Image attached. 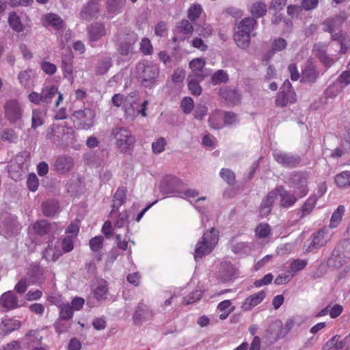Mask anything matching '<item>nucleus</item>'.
<instances>
[{
	"mask_svg": "<svg viewBox=\"0 0 350 350\" xmlns=\"http://www.w3.org/2000/svg\"><path fill=\"white\" fill-rule=\"evenodd\" d=\"M218 240V233L213 228L204 232L196 245L193 253L195 260L198 261L209 254L215 247Z\"/></svg>",
	"mask_w": 350,
	"mask_h": 350,
	"instance_id": "f257e3e1",
	"label": "nucleus"
},
{
	"mask_svg": "<svg viewBox=\"0 0 350 350\" xmlns=\"http://www.w3.org/2000/svg\"><path fill=\"white\" fill-rule=\"evenodd\" d=\"M135 72L142 85L151 88L157 83L159 68L150 62H140L136 66Z\"/></svg>",
	"mask_w": 350,
	"mask_h": 350,
	"instance_id": "f03ea898",
	"label": "nucleus"
},
{
	"mask_svg": "<svg viewBox=\"0 0 350 350\" xmlns=\"http://www.w3.org/2000/svg\"><path fill=\"white\" fill-rule=\"evenodd\" d=\"M333 234L332 230L327 226L313 233L304 245V252L308 253L323 247L331 240Z\"/></svg>",
	"mask_w": 350,
	"mask_h": 350,
	"instance_id": "7ed1b4c3",
	"label": "nucleus"
},
{
	"mask_svg": "<svg viewBox=\"0 0 350 350\" xmlns=\"http://www.w3.org/2000/svg\"><path fill=\"white\" fill-rule=\"evenodd\" d=\"M289 187L299 198L306 196L308 191L309 173L307 172H295L293 173L288 180Z\"/></svg>",
	"mask_w": 350,
	"mask_h": 350,
	"instance_id": "20e7f679",
	"label": "nucleus"
},
{
	"mask_svg": "<svg viewBox=\"0 0 350 350\" xmlns=\"http://www.w3.org/2000/svg\"><path fill=\"white\" fill-rule=\"evenodd\" d=\"M116 147L122 152H126L134 144V137L131 132L124 127H115L111 133Z\"/></svg>",
	"mask_w": 350,
	"mask_h": 350,
	"instance_id": "39448f33",
	"label": "nucleus"
},
{
	"mask_svg": "<svg viewBox=\"0 0 350 350\" xmlns=\"http://www.w3.org/2000/svg\"><path fill=\"white\" fill-rule=\"evenodd\" d=\"M29 153L23 152L18 154L14 161H11L8 166V172L12 179L19 180L27 170L29 165Z\"/></svg>",
	"mask_w": 350,
	"mask_h": 350,
	"instance_id": "423d86ee",
	"label": "nucleus"
},
{
	"mask_svg": "<svg viewBox=\"0 0 350 350\" xmlns=\"http://www.w3.org/2000/svg\"><path fill=\"white\" fill-rule=\"evenodd\" d=\"M95 112L90 108L75 111L72 114L75 126L78 129L88 130L94 124Z\"/></svg>",
	"mask_w": 350,
	"mask_h": 350,
	"instance_id": "0eeeda50",
	"label": "nucleus"
},
{
	"mask_svg": "<svg viewBox=\"0 0 350 350\" xmlns=\"http://www.w3.org/2000/svg\"><path fill=\"white\" fill-rule=\"evenodd\" d=\"M5 118L12 124H16L22 120L23 107L16 99L8 100L3 106Z\"/></svg>",
	"mask_w": 350,
	"mask_h": 350,
	"instance_id": "6e6552de",
	"label": "nucleus"
},
{
	"mask_svg": "<svg viewBox=\"0 0 350 350\" xmlns=\"http://www.w3.org/2000/svg\"><path fill=\"white\" fill-rule=\"evenodd\" d=\"M181 184V180L177 177L172 175H167L162 179L159 185V189L163 195H177L180 193V187Z\"/></svg>",
	"mask_w": 350,
	"mask_h": 350,
	"instance_id": "1a4fd4ad",
	"label": "nucleus"
},
{
	"mask_svg": "<svg viewBox=\"0 0 350 350\" xmlns=\"http://www.w3.org/2000/svg\"><path fill=\"white\" fill-rule=\"evenodd\" d=\"M296 101V95L292 89L291 84L286 80L284 82L282 91L275 98V105L278 107H284L288 104L294 103Z\"/></svg>",
	"mask_w": 350,
	"mask_h": 350,
	"instance_id": "9d476101",
	"label": "nucleus"
},
{
	"mask_svg": "<svg viewBox=\"0 0 350 350\" xmlns=\"http://www.w3.org/2000/svg\"><path fill=\"white\" fill-rule=\"evenodd\" d=\"M21 228V226L18 223L16 217L9 215L0 224V233L5 238H9L17 234Z\"/></svg>",
	"mask_w": 350,
	"mask_h": 350,
	"instance_id": "9b49d317",
	"label": "nucleus"
},
{
	"mask_svg": "<svg viewBox=\"0 0 350 350\" xmlns=\"http://www.w3.org/2000/svg\"><path fill=\"white\" fill-rule=\"evenodd\" d=\"M327 46L328 45L325 43H316L313 46L312 53L325 67L329 68L335 63V60L327 54Z\"/></svg>",
	"mask_w": 350,
	"mask_h": 350,
	"instance_id": "f8f14e48",
	"label": "nucleus"
},
{
	"mask_svg": "<svg viewBox=\"0 0 350 350\" xmlns=\"http://www.w3.org/2000/svg\"><path fill=\"white\" fill-rule=\"evenodd\" d=\"M273 158L278 163L288 167L297 166L301 161L300 157L297 155L280 151H275Z\"/></svg>",
	"mask_w": 350,
	"mask_h": 350,
	"instance_id": "ddd939ff",
	"label": "nucleus"
},
{
	"mask_svg": "<svg viewBox=\"0 0 350 350\" xmlns=\"http://www.w3.org/2000/svg\"><path fill=\"white\" fill-rule=\"evenodd\" d=\"M100 5L96 0L89 1L80 12V16L84 21L97 18L99 14Z\"/></svg>",
	"mask_w": 350,
	"mask_h": 350,
	"instance_id": "4468645a",
	"label": "nucleus"
},
{
	"mask_svg": "<svg viewBox=\"0 0 350 350\" xmlns=\"http://www.w3.org/2000/svg\"><path fill=\"white\" fill-rule=\"evenodd\" d=\"M347 19V15L345 12H340L333 18H329L323 23V29L324 31L330 33L331 36L335 34L336 29H339L343 22Z\"/></svg>",
	"mask_w": 350,
	"mask_h": 350,
	"instance_id": "2eb2a0df",
	"label": "nucleus"
},
{
	"mask_svg": "<svg viewBox=\"0 0 350 350\" xmlns=\"http://www.w3.org/2000/svg\"><path fill=\"white\" fill-rule=\"evenodd\" d=\"M237 273V269L232 264L223 262L220 265L217 276L222 282H228L233 280Z\"/></svg>",
	"mask_w": 350,
	"mask_h": 350,
	"instance_id": "dca6fc26",
	"label": "nucleus"
},
{
	"mask_svg": "<svg viewBox=\"0 0 350 350\" xmlns=\"http://www.w3.org/2000/svg\"><path fill=\"white\" fill-rule=\"evenodd\" d=\"M42 94L44 103H49L52 101L53 98L57 96V99L55 102V106L58 107L60 103L63 100V95L58 91V88L55 85H47L42 89Z\"/></svg>",
	"mask_w": 350,
	"mask_h": 350,
	"instance_id": "f3484780",
	"label": "nucleus"
},
{
	"mask_svg": "<svg viewBox=\"0 0 350 350\" xmlns=\"http://www.w3.org/2000/svg\"><path fill=\"white\" fill-rule=\"evenodd\" d=\"M17 297L12 291H8L0 297V308L3 311H9L20 307Z\"/></svg>",
	"mask_w": 350,
	"mask_h": 350,
	"instance_id": "a211bd4d",
	"label": "nucleus"
},
{
	"mask_svg": "<svg viewBox=\"0 0 350 350\" xmlns=\"http://www.w3.org/2000/svg\"><path fill=\"white\" fill-rule=\"evenodd\" d=\"M153 315V312L148 306L140 303L136 308L133 319L135 324H141L151 319Z\"/></svg>",
	"mask_w": 350,
	"mask_h": 350,
	"instance_id": "6ab92c4d",
	"label": "nucleus"
},
{
	"mask_svg": "<svg viewBox=\"0 0 350 350\" xmlns=\"http://www.w3.org/2000/svg\"><path fill=\"white\" fill-rule=\"evenodd\" d=\"M205 61L203 58H196L189 63V67L191 72L189 76H193L198 80H203L205 77L208 75V72L204 69Z\"/></svg>",
	"mask_w": 350,
	"mask_h": 350,
	"instance_id": "aec40b11",
	"label": "nucleus"
},
{
	"mask_svg": "<svg viewBox=\"0 0 350 350\" xmlns=\"http://www.w3.org/2000/svg\"><path fill=\"white\" fill-rule=\"evenodd\" d=\"M42 25L47 29L53 28L59 31L64 27V23L62 18L56 14L49 13L43 16Z\"/></svg>",
	"mask_w": 350,
	"mask_h": 350,
	"instance_id": "412c9836",
	"label": "nucleus"
},
{
	"mask_svg": "<svg viewBox=\"0 0 350 350\" xmlns=\"http://www.w3.org/2000/svg\"><path fill=\"white\" fill-rule=\"evenodd\" d=\"M88 40L92 46L94 42L100 40L106 35V29L102 23H93L87 28Z\"/></svg>",
	"mask_w": 350,
	"mask_h": 350,
	"instance_id": "4be33fe9",
	"label": "nucleus"
},
{
	"mask_svg": "<svg viewBox=\"0 0 350 350\" xmlns=\"http://www.w3.org/2000/svg\"><path fill=\"white\" fill-rule=\"evenodd\" d=\"M265 297L266 293L265 291H260L249 296L242 304L241 309L243 311L251 310L254 307L260 304Z\"/></svg>",
	"mask_w": 350,
	"mask_h": 350,
	"instance_id": "5701e85b",
	"label": "nucleus"
},
{
	"mask_svg": "<svg viewBox=\"0 0 350 350\" xmlns=\"http://www.w3.org/2000/svg\"><path fill=\"white\" fill-rule=\"evenodd\" d=\"M126 195V187H120L118 188L113 197L110 217H113L116 213V211H118L119 208L124 203Z\"/></svg>",
	"mask_w": 350,
	"mask_h": 350,
	"instance_id": "b1692460",
	"label": "nucleus"
},
{
	"mask_svg": "<svg viewBox=\"0 0 350 350\" xmlns=\"http://www.w3.org/2000/svg\"><path fill=\"white\" fill-rule=\"evenodd\" d=\"M287 44V41L284 38L280 37L273 38L271 42V49L265 54L263 60L269 61L273 56L275 53L280 52L286 49Z\"/></svg>",
	"mask_w": 350,
	"mask_h": 350,
	"instance_id": "393cba45",
	"label": "nucleus"
},
{
	"mask_svg": "<svg viewBox=\"0 0 350 350\" xmlns=\"http://www.w3.org/2000/svg\"><path fill=\"white\" fill-rule=\"evenodd\" d=\"M278 196L280 197V205L284 208H289L293 206L299 198L294 193H291L282 187L276 189Z\"/></svg>",
	"mask_w": 350,
	"mask_h": 350,
	"instance_id": "a878e982",
	"label": "nucleus"
},
{
	"mask_svg": "<svg viewBox=\"0 0 350 350\" xmlns=\"http://www.w3.org/2000/svg\"><path fill=\"white\" fill-rule=\"evenodd\" d=\"M278 196V192L276 191V189L267 194L260 204V214L261 217H263L269 215Z\"/></svg>",
	"mask_w": 350,
	"mask_h": 350,
	"instance_id": "bb28decb",
	"label": "nucleus"
},
{
	"mask_svg": "<svg viewBox=\"0 0 350 350\" xmlns=\"http://www.w3.org/2000/svg\"><path fill=\"white\" fill-rule=\"evenodd\" d=\"M278 196V192L276 191V189L267 194L260 204V214L261 217H263L269 215Z\"/></svg>",
	"mask_w": 350,
	"mask_h": 350,
	"instance_id": "cd10ccee",
	"label": "nucleus"
},
{
	"mask_svg": "<svg viewBox=\"0 0 350 350\" xmlns=\"http://www.w3.org/2000/svg\"><path fill=\"white\" fill-rule=\"evenodd\" d=\"M73 163V159L71 157L62 155L57 159L55 169L60 174H65L72 169Z\"/></svg>",
	"mask_w": 350,
	"mask_h": 350,
	"instance_id": "c85d7f7f",
	"label": "nucleus"
},
{
	"mask_svg": "<svg viewBox=\"0 0 350 350\" xmlns=\"http://www.w3.org/2000/svg\"><path fill=\"white\" fill-rule=\"evenodd\" d=\"M72 59L73 56L72 53H69L63 57L62 63L64 77L70 83H73L74 81Z\"/></svg>",
	"mask_w": 350,
	"mask_h": 350,
	"instance_id": "c756f323",
	"label": "nucleus"
},
{
	"mask_svg": "<svg viewBox=\"0 0 350 350\" xmlns=\"http://www.w3.org/2000/svg\"><path fill=\"white\" fill-rule=\"evenodd\" d=\"M117 40L120 42L119 52L122 55H127L133 51V45L136 42L135 36L132 34H127L125 41H121V38H117Z\"/></svg>",
	"mask_w": 350,
	"mask_h": 350,
	"instance_id": "7c9ffc66",
	"label": "nucleus"
},
{
	"mask_svg": "<svg viewBox=\"0 0 350 350\" xmlns=\"http://www.w3.org/2000/svg\"><path fill=\"white\" fill-rule=\"evenodd\" d=\"M256 25L257 23L254 18H245L239 23L235 31H240L241 34H247L249 37H251V33Z\"/></svg>",
	"mask_w": 350,
	"mask_h": 350,
	"instance_id": "2f4dec72",
	"label": "nucleus"
},
{
	"mask_svg": "<svg viewBox=\"0 0 350 350\" xmlns=\"http://www.w3.org/2000/svg\"><path fill=\"white\" fill-rule=\"evenodd\" d=\"M36 72L32 69L21 71L18 75L20 84L25 88H30L35 81Z\"/></svg>",
	"mask_w": 350,
	"mask_h": 350,
	"instance_id": "473e14b6",
	"label": "nucleus"
},
{
	"mask_svg": "<svg viewBox=\"0 0 350 350\" xmlns=\"http://www.w3.org/2000/svg\"><path fill=\"white\" fill-rule=\"evenodd\" d=\"M53 228V224L48 223L46 220H40L34 223L29 230H33L36 234L42 236L50 232Z\"/></svg>",
	"mask_w": 350,
	"mask_h": 350,
	"instance_id": "72a5a7b5",
	"label": "nucleus"
},
{
	"mask_svg": "<svg viewBox=\"0 0 350 350\" xmlns=\"http://www.w3.org/2000/svg\"><path fill=\"white\" fill-rule=\"evenodd\" d=\"M64 133V126L53 124L47 129L46 137L55 142L59 141Z\"/></svg>",
	"mask_w": 350,
	"mask_h": 350,
	"instance_id": "f704fd0d",
	"label": "nucleus"
},
{
	"mask_svg": "<svg viewBox=\"0 0 350 350\" xmlns=\"http://www.w3.org/2000/svg\"><path fill=\"white\" fill-rule=\"evenodd\" d=\"M331 38L332 40L338 41L340 43V53H345L350 48V38L346 33L340 31L335 34H332Z\"/></svg>",
	"mask_w": 350,
	"mask_h": 350,
	"instance_id": "c9c22d12",
	"label": "nucleus"
},
{
	"mask_svg": "<svg viewBox=\"0 0 350 350\" xmlns=\"http://www.w3.org/2000/svg\"><path fill=\"white\" fill-rule=\"evenodd\" d=\"M345 211V208L343 205H339L337 208L334 210L331 216L329 224L327 226L329 229L332 230V229L337 228L340 225Z\"/></svg>",
	"mask_w": 350,
	"mask_h": 350,
	"instance_id": "e433bc0d",
	"label": "nucleus"
},
{
	"mask_svg": "<svg viewBox=\"0 0 350 350\" xmlns=\"http://www.w3.org/2000/svg\"><path fill=\"white\" fill-rule=\"evenodd\" d=\"M317 202V196L316 194H312L304 202L301 208L300 218H303L310 214Z\"/></svg>",
	"mask_w": 350,
	"mask_h": 350,
	"instance_id": "4c0bfd02",
	"label": "nucleus"
},
{
	"mask_svg": "<svg viewBox=\"0 0 350 350\" xmlns=\"http://www.w3.org/2000/svg\"><path fill=\"white\" fill-rule=\"evenodd\" d=\"M129 103L125 104L124 105V116L126 118H130L131 120H133L136 116H137V108L139 107V105L136 103L134 98L132 96H130L128 100Z\"/></svg>",
	"mask_w": 350,
	"mask_h": 350,
	"instance_id": "58836bf2",
	"label": "nucleus"
},
{
	"mask_svg": "<svg viewBox=\"0 0 350 350\" xmlns=\"http://www.w3.org/2000/svg\"><path fill=\"white\" fill-rule=\"evenodd\" d=\"M42 275V269L39 265H31L27 269V275L30 284L40 282Z\"/></svg>",
	"mask_w": 350,
	"mask_h": 350,
	"instance_id": "ea45409f",
	"label": "nucleus"
},
{
	"mask_svg": "<svg viewBox=\"0 0 350 350\" xmlns=\"http://www.w3.org/2000/svg\"><path fill=\"white\" fill-rule=\"evenodd\" d=\"M220 96L232 104H236L240 100V94L234 89L223 88L220 90Z\"/></svg>",
	"mask_w": 350,
	"mask_h": 350,
	"instance_id": "a19ab883",
	"label": "nucleus"
},
{
	"mask_svg": "<svg viewBox=\"0 0 350 350\" xmlns=\"http://www.w3.org/2000/svg\"><path fill=\"white\" fill-rule=\"evenodd\" d=\"M40 338L37 331L31 330L23 339V344L27 348L32 349L40 343Z\"/></svg>",
	"mask_w": 350,
	"mask_h": 350,
	"instance_id": "79ce46f5",
	"label": "nucleus"
},
{
	"mask_svg": "<svg viewBox=\"0 0 350 350\" xmlns=\"http://www.w3.org/2000/svg\"><path fill=\"white\" fill-rule=\"evenodd\" d=\"M108 292L107 283L105 280L98 281L96 286L93 289V294L98 301L105 300Z\"/></svg>",
	"mask_w": 350,
	"mask_h": 350,
	"instance_id": "37998d69",
	"label": "nucleus"
},
{
	"mask_svg": "<svg viewBox=\"0 0 350 350\" xmlns=\"http://www.w3.org/2000/svg\"><path fill=\"white\" fill-rule=\"evenodd\" d=\"M110 217L113 220L114 226L116 228H121L129 224V213L126 210L121 213H119V211H116V213Z\"/></svg>",
	"mask_w": 350,
	"mask_h": 350,
	"instance_id": "c03bdc74",
	"label": "nucleus"
},
{
	"mask_svg": "<svg viewBox=\"0 0 350 350\" xmlns=\"http://www.w3.org/2000/svg\"><path fill=\"white\" fill-rule=\"evenodd\" d=\"M224 112L221 111H216L213 112L209 117L208 123L211 128L214 129H221L224 122Z\"/></svg>",
	"mask_w": 350,
	"mask_h": 350,
	"instance_id": "a18cd8bd",
	"label": "nucleus"
},
{
	"mask_svg": "<svg viewBox=\"0 0 350 350\" xmlns=\"http://www.w3.org/2000/svg\"><path fill=\"white\" fill-rule=\"evenodd\" d=\"M21 326L20 322L18 320L12 319H5L1 322V329L4 334H9L14 330L18 329Z\"/></svg>",
	"mask_w": 350,
	"mask_h": 350,
	"instance_id": "49530a36",
	"label": "nucleus"
},
{
	"mask_svg": "<svg viewBox=\"0 0 350 350\" xmlns=\"http://www.w3.org/2000/svg\"><path fill=\"white\" fill-rule=\"evenodd\" d=\"M42 212L48 217L53 216L59 212V207L55 200L46 201L42 203Z\"/></svg>",
	"mask_w": 350,
	"mask_h": 350,
	"instance_id": "de8ad7c7",
	"label": "nucleus"
},
{
	"mask_svg": "<svg viewBox=\"0 0 350 350\" xmlns=\"http://www.w3.org/2000/svg\"><path fill=\"white\" fill-rule=\"evenodd\" d=\"M335 183L340 188H347L350 186V172L344 171L335 176Z\"/></svg>",
	"mask_w": 350,
	"mask_h": 350,
	"instance_id": "09e8293b",
	"label": "nucleus"
},
{
	"mask_svg": "<svg viewBox=\"0 0 350 350\" xmlns=\"http://www.w3.org/2000/svg\"><path fill=\"white\" fill-rule=\"evenodd\" d=\"M8 22L10 27L16 32L20 33L24 30V27L21 21V18L16 12H13L9 14Z\"/></svg>",
	"mask_w": 350,
	"mask_h": 350,
	"instance_id": "8fccbe9b",
	"label": "nucleus"
},
{
	"mask_svg": "<svg viewBox=\"0 0 350 350\" xmlns=\"http://www.w3.org/2000/svg\"><path fill=\"white\" fill-rule=\"evenodd\" d=\"M234 40L238 47L242 49H247L250 44V37L247 34H241L240 31H234Z\"/></svg>",
	"mask_w": 350,
	"mask_h": 350,
	"instance_id": "3c124183",
	"label": "nucleus"
},
{
	"mask_svg": "<svg viewBox=\"0 0 350 350\" xmlns=\"http://www.w3.org/2000/svg\"><path fill=\"white\" fill-rule=\"evenodd\" d=\"M250 11L254 16L262 17L267 12V5L262 2L256 1L250 6Z\"/></svg>",
	"mask_w": 350,
	"mask_h": 350,
	"instance_id": "603ef678",
	"label": "nucleus"
},
{
	"mask_svg": "<svg viewBox=\"0 0 350 350\" xmlns=\"http://www.w3.org/2000/svg\"><path fill=\"white\" fill-rule=\"evenodd\" d=\"M308 261L303 259H295L291 262L288 272L293 277L297 272L303 270L307 265Z\"/></svg>",
	"mask_w": 350,
	"mask_h": 350,
	"instance_id": "864d4df0",
	"label": "nucleus"
},
{
	"mask_svg": "<svg viewBox=\"0 0 350 350\" xmlns=\"http://www.w3.org/2000/svg\"><path fill=\"white\" fill-rule=\"evenodd\" d=\"M342 91V87L339 83H334L330 85L325 91V96L326 100L334 99Z\"/></svg>",
	"mask_w": 350,
	"mask_h": 350,
	"instance_id": "5fc2aeb1",
	"label": "nucleus"
},
{
	"mask_svg": "<svg viewBox=\"0 0 350 350\" xmlns=\"http://www.w3.org/2000/svg\"><path fill=\"white\" fill-rule=\"evenodd\" d=\"M44 113L40 109H33L32 111L31 128L36 129L44 124Z\"/></svg>",
	"mask_w": 350,
	"mask_h": 350,
	"instance_id": "6e6d98bb",
	"label": "nucleus"
},
{
	"mask_svg": "<svg viewBox=\"0 0 350 350\" xmlns=\"http://www.w3.org/2000/svg\"><path fill=\"white\" fill-rule=\"evenodd\" d=\"M111 66V59L109 57L102 59L96 65V75H102L107 72Z\"/></svg>",
	"mask_w": 350,
	"mask_h": 350,
	"instance_id": "4d7b16f0",
	"label": "nucleus"
},
{
	"mask_svg": "<svg viewBox=\"0 0 350 350\" xmlns=\"http://www.w3.org/2000/svg\"><path fill=\"white\" fill-rule=\"evenodd\" d=\"M188 88L193 95H200L202 92V88L199 85V83L202 80H198L193 76H188Z\"/></svg>",
	"mask_w": 350,
	"mask_h": 350,
	"instance_id": "13d9d810",
	"label": "nucleus"
},
{
	"mask_svg": "<svg viewBox=\"0 0 350 350\" xmlns=\"http://www.w3.org/2000/svg\"><path fill=\"white\" fill-rule=\"evenodd\" d=\"M202 291L196 289L190 292L187 296L183 298V303L184 304H191L195 303L200 299L202 296Z\"/></svg>",
	"mask_w": 350,
	"mask_h": 350,
	"instance_id": "bf43d9fd",
	"label": "nucleus"
},
{
	"mask_svg": "<svg viewBox=\"0 0 350 350\" xmlns=\"http://www.w3.org/2000/svg\"><path fill=\"white\" fill-rule=\"evenodd\" d=\"M130 231L129 229H127V232L125 235V237L122 239L121 234H116V242L118 247L123 250H126L128 247V243H130V246L131 245H134L135 242L133 241L130 240Z\"/></svg>",
	"mask_w": 350,
	"mask_h": 350,
	"instance_id": "052dcab7",
	"label": "nucleus"
},
{
	"mask_svg": "<svg viewBox=\"0 0 350 350\" xmlns=\"http://www.w3.org/2000/svg\"><path fill=\"white\" fill-rule=\"evenodd\" d=\"M231 250L234 254H247L250 252V247L245 243L241 242L234 243V241H232L231 242Z\"/></svg>",
	"mask_w": 350,
	"mask_h": 350,
	"instance_id": "680f3d73",
	"label": "nucleus"
},
{
	"mask_svg": "<svg viewBox=\"0 0 350 350\" xmlns=\"http://www.w3.org/2000/svg\"><path fill=\"white\" fill-rule=\"evenodd\" d=\"M318 76V73L315 70L314 67L312 66H309L306 67L302 71V77L303 79L308 82H313L315 81Z\"/></svg>",
	"mask_w": 350,
	"mask_h": 350,
	"instance_id": "e2e57ef3",
	"label": "nucleus"
},
{
	"mask_svg": "<svg viewBox=\"0 0 350 350\" xmlns=\"http://www.w3.org/2000/svg\"><path fill=\"white\" fill-rule=\"evenodd\" d=\"M228 80L227 72L223 70H219L215 72L211 78V82L213 85H218L221 83H226Z\"/></svg>",
	"mask_w": 350,
	"mask_h": 350,
	"instance_id": "0e129e2a",
	"label": "nucleus"
},
{
	"mask_svg": "<svg viewBox=\"0 0 350 350\" xmlns=\"http://www.w3.org/2000/svg\"><path fill=\"white\" fill-rule=\"evenodd\" d=\"M255 232L259 239L267 238L271 233V228L267 224H260L256 226Z\"/></svg>",
	"mask_w": 350,
	"mask_h": 350,
	"instance_id": "69168bd1",
	"label": "nucleus"
},
{
	"mask_svg": "<svg viewBox=\"0 0 350 350\" xmlns=\"http://www.w3.org/2000/svg\"><path fill=\"white\" fill-rule=\"evenodd\" d=\"M59 309V319L62 320H69L73 316V309L69 304H63Z\"/></svg>",
	"mask_w": 350,
	"mask_h": 350,
	"instance_id": "338daca9",
	"label": "nucleus"
},
{
	"mask_svg": "<svg viewBox=\"0 0 350 350\" xmlns=\"http://www.w3.org/2000/svg\"><path fill=\"white\" fill-rule=\"evenodd\" d=\"M167 145V142L165 138L159 137L152 143V152L156 154H160L163 152Z\"/></svg>",
	"mask_w": 350,
	"mask_h": 350,
	"instance_id": "774afa93",
	"label": "nucleus"
}]
</instances>
